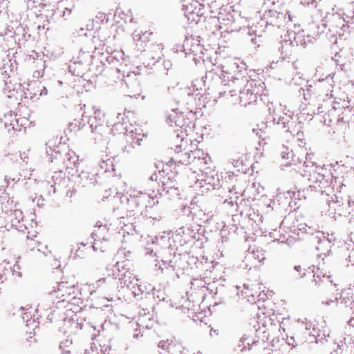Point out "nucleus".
I'll return each mask as SVG.
<instances>
[{
  "instance_id": "nucleus-59",
  "label": "nucleus",
  "mask_w": 354,
  "mask_h": 354,
  "mask_svg": "<svg viewBox=\"0 0 354 354\" xmlns=\"http://www.w3.org/2000/svg\"><path fill=\"white\" fill-rule=\"evenodd\" d=\"M81 245L83 246V248L86 247V244L81 243Z\"/></svg>"
},
{
  "instance_id": "nucleus-42",
  "label": "nucleus",
  "mask_w": 354,
  "mask_h": 354,
  "mask_svg": "<svg viewBox=\"0 0 354 354\" xmlns=\"http://www.w3.org/2000/svg\"><path fill=\"white\" fill-rule=\"evenodd\" d=\"M72 8H73V6L72 7H66L65 11H64V13H63V16H65L66 11H68V14H70L71 12Z\"/></svg>"
},
{
  "instance_id": "nucleus-44",
  "label": "nucleus",
  "mask_w": 354,
  "mask_h": 354,
  "mask_svg": "<svg viewBox=\"0 0 354 354\" xmlns=\"http://www.w3.org/2000/svg\"><path fill=\"white\" fill-rule=\"evenodd\" d=\"M122 124H120V122L116 123V124H114V125H113V129L119 130V127H120V126H122Z\"/></svg>"
},
{
  "instance_id": "nucleus-53",
  "label": "nucleus",
  "mask_w": 354,
  "mask_h": 354,
  "mask_svg": "<svg viewBox=\"0 0 354 354\" xmlns=\"http://www.w3.org/2000/svg\"><path fill=\"white\" fill-rule=\"evenodd\" d=\"M38 308H44V306L42 304H40L38 305Z\"/></svg>"
},
{
  "instance_id": "nucleus-58",
  "label": "nucleus",
  "mask_w": 354,
  "mask_h": 354,
  "mask_svg": "<svg viewBox=\"0 0 354 354\" xmlns=\"http://www.w3.org/2000/svg\"><path fill=\"white\" fill-rule=\"evenodd\" d=\"M211 74H212V72L209 71V73L207 75H211ZM206 77H207V76H206Z\"/></svg>"
},
{
  "instance_id": "nucleus-24",
  "label": "nucleus",
  "mask_w": 354,
  "mask_h": 354,
  "mask_svg": "<svg viewBox=\"0 0 354 354\" xmlns=\"http://www.w3.org/2000/svg\"><path fill=\"white\" fill-rule=\"evenodd\" d=\"M153 320L148 315L140 316L138 320V325L142 328H150L153 326Z\"/></svg>"
},
{
  "instance_id": "nucleus-37",
  "label": "nucleus",
  "mask_w": 354,
  "mask_h": 354,
  "mask_svg": "<svg viewBox=\"0 0 354 354\" xmlns=\"http://www.w3.org/2000/svg\"><path fill=\"white\" fill-rule=\"evenodd\" d=\"M288 321V318H283L281 322L280 323V330H282L283 331H285V325L286 323Z\"/></svg>"
},
{
  "instance_id": "nucleus-2",
  "label": "nucleus",
  "mask_w": 354,
  "mask_h": 354,
  "mask_svg": "<svg viewBox=\"0 0 354 354\" xmlns=\"http://www.w3.org/2000/svg\"><path fill=\"white\" fill-rule=\"evenodd\" d=\"M222 74L219 77L221 82V88L219 94L222 96L230 95L231 97L236 95V90L239 91V103L246 106L257 101V97L263 91V86L261 82L254 80H248L247 77L238 72H235L237 65L232 63L230 66H222Z\"/></svg>"
},
{
  "instance_id": "nucleus-29",
  "label": "nucleus",
  "mask_w": 354,
  "mask_h": 354,
  "mask_svg": "<svg viewBox=\"0 0 354 354\" xmlns=\"http://www.w3.org/2000/svg\"><path fill=\"white\" fill-rule=\"evenodd\" d=\"M188 351L184 348L180 344H176V348L172 354H188Z\"/></svg>"
},
{
  "instance_id": "nucleus-32",
  "label": "nucleus",
  "mask_w": 354,
  "mask_h": 354,
  "mask_svg": "<svg viewBox=\"0 0 354 354\" xmlns=\"http://www.w3.org/2000/svg\"><path fill=\"white\" fill-rule=\"evenodd\" d=\"M248 339V337L245 335H244L240 339L241 344L239 345V346L241 347V351L247 349V346L245 344V342H247Z\"/></svg>"
},
{
  "instance_id": "nucleus-60",
  "label": "nucleus",
  "mask_w": 354,
  "mask_h": 354,
  "mask_svg": "<svg viewBox=\"0 0 354 354\" xmlns=\"http://www.w3.org/2000/svg\"><path fill=\"white\" fill-rule=\"evenodd\" d=\"M98 59L100 60V63L102 64V59H100V57Z\"/></svg>"
},
{
  "instance_id": "nucleus-33",
  "label": "nucleus",
  "mask_w": 354,
  "mask_h": 354,
  "mask_svg": "<svg viewBox=\"0 0 354 354\" xmlns=\"http://www.w3.org/2000/svg\"><path fill=\"white\" fill-rule=\"evenodd\" d=\"M295 270L298 272V275L301 277L305 275V269L302 268L301 266H295Z\"/></svg>"
},
{
  "instance_id": "nucleus-41",
  "label": "nucleus",
  "mask_w": 354,
  "mask_h": 354,
  "mask_svg": "<svg viewBox=\"0 0 354 354\" xmlns=\"http://www.w3.org/2000/svg\"><path fill=\"white\" fill-rule=\"evenodd\" d=\"M150 180L152 181H156L158 180L157 174H153L150 176Z\"/></svg>"
},
{
  "instance_id": "nucleus-7",
  "label": "nucleus",
  "mask_w": 354,
  "mask_h": 354,
  "mask_svg": "<svg viewBox=\"0 0 354 354\" xmlns=\"http://www.w3.org/2000/svg\"><path fill=\"white\" fill-rule=\"evenodd\" d=\"M74 293V287L68 286V283L64 281L57 283L55 286H53L52 291L50 292L52 296L59 299L57 302V308H62L66 302L68 304L72 295Z\"/></svg>"
},
{
  "instance_id": "nucleus-50",
  "label": "nucleus",
  "mask_w": 354,
  "mask_h": 354,
  "mask_svg": "<svg viewBox=\"0 0 354 354\" xmlns=\"http://www.w3.org/2000/svg\"><path fill=\"white\" fill-rule=\"evenodd\" d=\"M15 215L21 214V212L18 210H16V211H15Z\"/></svg>"
},
{
  "instance_id": "nucleus-64",
  "label": "nucleus",
  "mask_w": 354,
  "mask_h": 354,
  "mask_svg": "<svg viewBox=\"0 0 354 354\" xmlns=\"http://www.w3.org/2000/svg\"><path fill=\"white\" fill-rule=\"evenodd\" d=\"M53 192H54V193H55V192H56V189H55V188H54Z\"/></svg>"
},
{
  "instance_id": "nucleus-46",
  "label": "nucleus",
  "mask_w": 354,
  "mask_h": 354,
  "mask_svg": "<svg viewBox=\"0 0 354 354\" xmlns=\"http://www.w3.org/2000/svg\"><path fill=\"white\" fill-rule=\"evenodd\" d=\"M105 282V279L104 278H102V279H100L98 280V281H97V283L98 286L104 283Z\"/></svg>"
},
{
  "instance_id": "nucleus-18",
  "label": "nucleus",
  "mask_w": 354,
  "mask_h": 354,
  "mask_svg": "<svg viewBox=\"0 0 354 354\" xmlns=\"http://www.w3.org/2000/svg\"><path fill=\"white\" fill-rule=\"evenodd\" d=\"M198 42L199 41L197 39L192 37L187 38L183 44L185 50L187 49L190 53L196 54L198 51V48H199Z\"/></svg>"
},
{
  "instance_id": "nucleus-55",
  "label": "nucleus",
  "mask_w": 354,
  "mask_h": 354,
  "mask_svg": "<svg viewBox=\"0 0 354 354\" xmlns=\"http://www.w3.org/2000/svg\"><path fill=\"white\" fill-rule=\"evenodd\" d=\"M35 97H36V93H34V96H30V98L33 99Z\"/></svg>"
},
{
  "instance_id": "nucleus-5",
  "label": "nucleus",
  "mask_w": 354,
  "mask_h": 354,
  "mask_svg": "<svg viewBox=\"0 0 354 354\" xmlns=\"http://www.w3.org/2000/svg\"><path fill=\"white\" fill-rule=\"evenodd\" d=\"M328 206V216L336 219L337 216H341L346 213L354 212V201L348 199L346 204L337 199L333 192L329 196H325Z\"/></svg>"
},
{
  "instance_id": "nucleus-13",
  "label": "nucleus",
  "mask_w": 354,
  "mask_h": 354,
  "mask_svg": "<svg viewBox=\"0 0 354 354\" xmlns=\"http://www.w3.org/2000/svg\"><path fill=\"white\" fill-rule=\"evenodd\" d=\"M97 227V230H95L92 232V237L94 239V243L93 245V250H97V241H101L102 240H105L106 234L108 232V228L106 225H102V223L96 226Z\"/></svg>"
},
{
  "instance_id": "nucleus-1",
  "label": "nucleus",
  "mask_w": 354,
  "mask_h": 354,
  "mask_svg": "<svg viewBox=\"0 0 354 354\" xmlns=\"http://www.w3.org/2000/svg\"><path fill=\"white\" fill-rule=\"evenodd\" d=\"M174 150L179 153L176 160L184 165H191L190 170H194L189 179L195 184H199L203 187V182L207 185L215 186V177L217 174L212 170L208 165L211 162L209 155L202 149H196L189 150L188 147V140L183 136L178 135L175 140Z\"/></svg>"
},
{
  "instance_id": "nucleus-9",
  "label": "nucleus",
  "mask_w": 354,
  "mask_h": 354,
  "mask_svg": "<svg viewBox=\"0 0 354 354\" xmlns=\"http://www.w3.org/2000/svg\"><path fill=\"white\" fill-rule=\"evenodd\" d=\"M315 239L317 240V245H316V249L318 252H319L317 255L319 257H322L324 259V257H326L329 252H330L331 248V241L324 236V234L318 232L317 235L315 236Z\"/></svg>"
},
{
  "instance_id": "nucleus-6",
  "label": "nucleus",
  "mask_w": 354,
  "mask_h": 354,
  "mask_svg": "<svg viewBox=\"0 0 354 354\" xmlns=\"http://www.w3.org/2000/svg\"><path fill=\"white\" fill-rule=\"evenodd\" d=\"M268 111L270 115L272 118V120L274 122H277L278 124H282L284 129H286V131L290 132L291 134H295L297 129H295L297 122L296 120H294L290 115L287 114H283L281 115L279 112L282 109L281 106H279L277 108L271 103L268 105Z\"/></svg>"
},
{
  "instance_id": "nucleus-25",
  "label": "nucleus",
  "mask_w": 354,
  "mask_h": 354,
  "mask_svg": "<svg viewBox=\"0 0 354 354\" xmlns=\"http://www.w3.org/2000/svg\"><path fill=\"white\" fill-rule=\"evenodd\" d=\"M292 41H285L281 46V54L284 57H288L292 52Z\"/></svg>"
},
{
  "instance_id": "nucleus-30",
  "label": "nucleus",
  "mask_w": 354,
  "mask_h": 354,
  "mask_svg": "<svg viewBox=\"0 0 354 354\" xmlns=\"http://www.w3.org/2000/svg\"><path fill=\"white\" fill-rule=\"evenodd\" d=\"M179 94L183 97H191L192 95H194V93H191L190 88H187L185 89H180L179 90Z\"/></svg>"
},
{
  "instance_id": "nucleus-56",
  "label": "nucleus",
  "mask_w": 354,
  "mask_h": 354,
  "mask_svg": "<svg viewBox=\"0 0 354 354\" xmlns=\"http://www.w3.org/2000/svg\"><path fill=\"white\" fill-rule=\"evenodd\" d=\"M308 158H310V155H308V154H306V159H307V160H308Z\"/></svg>"
},
{
  "instance_id": "nucleus-12",
  "label": "nucleus",
  "mask_w": 354,
  "mask_h": 354,
  "mask_svg": "<svg viewBox=\"0 0 354 354\" xmlns=\"http://www.w3.org/2000/svg\"><path fill=\"white\" fill-rule=\"evenodd\" d=\"M21 88L20 83L17 82L16 79H12L9 76L6 80H4V87L3 91L8 97L15 96V93Z\"/></svg>"
},
{
  "instance_id": "nucleus-8",
  "label": "nucleus",
  "mask_w": 354,
  "mask_h": 354,
  "mask_svg": "<svg viewBox=\"0 0 354 354\" xmlns=\"http://www.w3.org/2000/svg\"><path fill=\"white\" fill-rule=\"evenodd\" d=\"M197 3L194 0H186L182 5L185 16L192 22H197L200 17L199 10H196Z\"/></svg>"
},
{
  "instance_id": "nucleus-48",
  "label": "nucleus",
  "mask_w": 354,
  "mask_h": 354,
  "mask_svg": "<svg viewBox=\"0 0 354 354\" xmlns=\"http://www.w3.org/2000/svg\"><path fill=\"white\" fill-rule=\"evenodd\" d=\"M82 118H83L82 120H84V119L86 120L88 118V117L86 115H85V113H84L82 114Z\"/></svg>"
},
{
  "instance_id": "nucleus-19",
  "label": "nucleus",
  "mask_w": 354,
  "mask_h": 354,
  "mask_svg": "<svg viewBox=\"0 0 354 354\" xmlns=\"http://www.w3.org/2000/svg\"><path fill=\"white\" fill-rule=\"evenodd\" d=\"M93 119L95 120V129H96L98 127L102 126L103 121H104V114L102 111V110H100V109H99L96 106H93ZM93 126H94V123H92L90 124V127H92V131H93Z\"/></svg>"
},
{
  "instance_id": "nucleus-10",
  "label": "nucleus",
  "mask_w": 354,
  "mask_h": 354,
  "mask_svg": "<svg viewBox=\"0 0 354 354\" xmlns=\"http://www.w3.org/2000/svg\"><path fill=\"white\" fill-rule=\"evenodd\" d=\"M126 140L132 145H140V142L145 137V134L140 128L132 127L130 129H127Z\"/></svg>"
},
{
  "instance_id": "nucleus-47",
  "label": "nucleus",
  "mask_w": 354,
  "mask_h": 354,
  "mask_svg": "<svg viewBox=\"0 0 354 354\" xmlns=\"http://www.w3.org/2000/svg\"><path fill=\"white\" fill-rule=\"evenodd\" d=\"M10 180H11L10 178H8V176L5 177V180L7 182L8 185L10 184Z\"/></svg>"
},
{
  "instance_id": "nucleus-16",
  "label": "nucleus",
  "mask_w": 354,
  "mask_h": 354,
  "mask_svg": "<svg viewBox=\"0 0 354 354\" xmlns=\"http://www.w3.org/2000/svg\"><path fill=\"white\" fill-rule=\"evenodd\" d=\"M313 272L314 273V281L316 284H319L321 282H323L324 280L327 281L329 283H332L331 281H329L330 274L329 272L325 271L324 272V268L320 266L316 268V270H313Z\"/></svg>"
},
{
  "instance_id": "nucleus-4",
  "label": "nucleus",
  "mask_w": 354,
  "mask_h": 354,
  "mask_svg": "<svg viewBox=\"0 0 354 354\" xmlns=\"http://www.w3.org/2000/svg\"><path fill=\"white\" fill-rule=\"evenodd\" d=\"M130 196L131 198H129L125 195H118L114 198L115 200L119 199L123 205V207L129 212H134L135 207H145V215L152 218V216L149 214V209L158 203V194L154 191L151 194H149L133 189L130 194ZM142 214H143L142 212Z\"/></svg>"
},
{
  "instance_id": "nucleus-39",
  "label": "nucleus",
  "mask_w": 354,
  "mask_h": 354,
  "mask_svg": "<svg viewBox=\"0 0 354 354\" xmlns=\"http://www.w3.org/2000/svg\"><path fill=\"white\" fill-rule=\"evenodd\" d=\"M348 261L354 265V252H352L349 255Z\"/></svg>"
},
{
  "instance_id": "nucleus-14",
  "label": "nucleus",
  "mask_w": 354,
  "mask_h": 354,
  "mask_svg": "<svg viewBox=\"0 0 354 354\" xmlns=\"http://www.w3.org/2000/svg\"><path fill=\"white\" fill-rule=\"evenodd\" d=\"M119 279L121 281L122 286H126L129 289L134 288L138 286V279L129 271H125Z\"/></svg>"
},
{
  "instance_id": "nucleus-49",
  "label": "nucleus",
  "mask_w": 354,
  "mask_h": 354,
  "mask_svg": "<svg viewBox=\"0 0 354 354\" xmlns=\"http://www.w3.org/2000/svg\"><path fill=\"white\" fill-rule=\"evenodd\" d=\"M305 328H306V330H310V325L306 324Z\"/></svg>"
},
{
  "instance_id": "nucleus-22",
  "label": "nucleus",
  "mask_w": 354,
  "mask_h": 354,
  "mask_svg": "<svg viewBox=\"0 0 354 354\" xmlns=\"http://www.w3.org/2000/svg\"><path fill=\"white\" fill-rule=\"evenodd\" d=\"M178 344L179 343H175L174 339L171 338L160 341L158 344V346L164 350H168L169 352L172 353L176 348V344Z\"/></svg>"
},
{
  "instance_id": "nucleus-23",
  "label": "nucleus",
  "mask_w": 354,
  "mask_h": 354,
  "mask_svg": "<svg viewBox=\"0 0 354 354\" xmlns=\"http://www.w3.org/2000/svg\"><path fill=\"white\" fill-rule=\"evenodd\" d=\"M106 21V15L104 12H99L95 15V19H93V28H95L97 30H99L100 28V25Z\"/></svg>"
},
{
  "instance_id": "nucleus-3",
  "label": "nucleus",
  "mask_w": 354,
  "mask_h": 354,
  "mask_svg": "<svg viewBox=\"0 0 354 354\" xmlns=\"http://www.w3.org/2000/svg\"><path fill=\"white\" fill-rule=\"evenodd\" d=\"M300 174L308 182L309 187L320 192L322 196H329L333 193V175L325 167L306 161Z\"/></svg>"
},
{
  "instance_id": "nucleus-17",
  "label": "nucleus",
  "mask_w": 354,
  "mask_h": 354,
  "mask_svg": "<svg viewBox=\"0 0 354 354\" xmlns=\"http://www.w3.org/2000/svg\"><path fill=\"white\" fill-rule=\"evenodd\" d=\"M151 35V32H139L135 31L133 33V39L136 42V46L140 48V50H144V46L142 45L145 41L148 39L149 36Z\"/></svg>"
},
{
  "instance_id": "nucleus-11",
  "label": "nucleus",
  "mask_w": 354,
  "mask_h": 354,
  "mask_svg": "<svg viewBox=\"0 0 354 354\" xmlns=\"http://www.w3.org/2000/svg\"><path fill=\"white\" fill-rule=\"evenodd\" d=\"M167 122L170 126H176L182 128L185 125V119L181 111L178 109H172L168 113Z\"/></svg>"
},
{
  "instance_id": "nucleus-63",
  "label": "nucleus",
  "mask_w": 354,
  "mask_h": 354,
  "mask_svg": "<svg viewBox=\"0 0 354 354\" xmlns=\"http://www.w3.org/2000/svg\"><path fill=\"white\" fill-rule=\"evenodd\" d=\"M339 15H339V14H337V15L334 16V17L336 18V17H339Z\"/></svg>"
},
{
  "instance_id": "nucleus-45",
  "label": "nucleus",
  "mask_w": 354,
  "mask_h": 354,
  "mask_svg": "<svg viewBox=\"0 0 354 354\" xmlns=\"http://www.w3.org/2000/svg\"><path fill=\"white\" fill-rule=\"evenodd\" d=\"M83 253V251L80 250V248H78L76 251V256L80 257Z\"/></svg>"
},
{
  "instance_id": "nucleus-61",
  "label": "nucleus",
  "mask_w": 354,
  "mask_h": 354,
  "mask_svg": "<svg viewBox=\"0 0 354 354\" xmlns=\"http://www.w3.org/2000/svg\"><path fill=\"white\" fill-rule=\"evenodd\" d=\"M263 259H264V257H262V259H259V261L260 262V261H261V260H263Z\"/></svg>"
},
{
  "instance_id": "nucleus-51",
  "label": "nucleus",
  "mask_w": 354,
  "mask_h": 354,
  "mask_svg": "<svg viewBox=\"0 0 354 354\" xmlns=\"http://www.w3.org/2000/svg\"><path fill=\"white\" fill-rule=\"evenodd\" d=\"M286 15H288V18H289V19H290V20H291V16H290V12H287Z\"/></svg>"
},
{
  "instance_id": "nucleus-28",
  "label": "nucleus",
  "mask_w": 354,
  "mask_h": 354,
  "mask_svg": "<svg viewBox=\"0 0 354 354\" xmlns=\"http://www.w3.org/2000/svg\"><path fill=\"white\" fill-rule=\"evenodd\" d=\"M101 167L104 169L105 171H114L115 169L113 167V165L112 163V160L108 158L106 161L102 162V165H101Z\"/></svg>"
},
{
  "instance_id": "nucleus-20",
  "label": "nucleus",
  "mask_w": 354,
  "mask_h": 354,
  "mask_svg": "<svg viewBox=\"0 0 354 354\" xmlns=\"http://www.w3.org/2000/svg\"><path fill=\"white\" fill-rule=\"evenodd\" d=\"M21 310L22 319L26 322L27 326H31L33 329L38 327V323L35 319H32V311L26 310L24 308H21Z\"/></svg>"
},
{
  "instance_id": "nucleus-15",
  "label": "nucleus",
  "mask_w": 354,
  "mask_h": 354,
  "mask_svg": "<svg viewBox=\"0 0 354 354\" xmlns=\"http://www.w3.org/2000/svg\"><path fill=\"white\" fill-rule=\"evenodd\" d=\"M340 302L344 304L346 306H351L354 304V286L344 289L339 298Z\"/></svg>"
},
{
  "instance_id": "nucleus-40",
  "label": "nucleus",
  "mask_w": 354,
  "mask_h": 354,
  "mask_svg": "<svg viewBox=\"0 0 354 354\" xmlns=\"http://www.w3.org/2000/svg\"><path fill=\"white\" fill-rule=\"evenodd\" d=\"M39 91H40L39 95H47V89L46 87L42 86V88H40Z\"/></svg>"
},
{
  "instance_id": "nucleus-62",
  "label": "nucleus",
  "mask_w": 354,
  "mask_h": 354,
  "mask_svg": "<svg viewBox=\"0 0 354 354\" xmlns=\"http://www.w3.org/2000/svg\"><path fill=\"white\" fill-rule=\"evenodd\" d=\"M100 67L101 68H104V65L102 64V65H101Z\"/></svg>"
},
{
  "instance_id": "nucleus-27",
  "label": "nucleus",
  "mask_w": 354,
  "mask_h": 354,
  "mask_svg": "<svg viewBox=\"0 0 354 354\" xmlns=\"http://www.w3.org/2000/svg\"><path fill=\"white\" fill-rule=\"evenodd\" d=\"M303 34L299 33L297 35V36L295 37V42L297 43V45H301L304 47L306 45L308 42L310 41V36H307V39H302Z\"/></svg>"
},
{
  "instance_id": "nucleus-38",
  "label": "nucleus",
  "mask_w": 354,
  "mask_h": 354,
  "mask_svg": "<svg viewBox=\"0 0 354 354\" xmlns=\"http://www.w3.org/2000/svg\"><path fill=\"white\" fill-rule=\"evenodd\" d=\"M140 88H138V91L136 92V93H129L128 95L131 97H137V96H138L140 95Z\"/></svg>"
},
{
  "instance_id": "nucleus-36",
  "label": "nucleus",
  "mask_w": 354,
  "mask_h": 354,
  "mask_svg": "<svg viewBox=\"0 0 354 354\" xmlns=\"http://www.w3.org/2000/svg\"><path fill=\"white\" fill-rule=\"evenodd\" d=\"M86 30H87V29L85 30L84 28H80V29L77 31V34L80 36L86 37V35H87Z\"/></svg>"
},
{
  "instance_id": "nucleus-57",
  "label": "nucleus",
  "mask_w": 354,
  "mask_h": 354,
  "mask_svg": "<svg viewBox=\"0 0 354 354\" xmlns=\"http://www.w3.org/2000/svg\"><path fill=\"white\" fill-rule=\"evenodd\" d=\"M325 95H326V97L327 98H329V97H328V96H329L328 93H326V94H325Z\"/></svg>"
},
{
  "instance_id": "nucleus-21",
  "label": "nucleus",
  "mask_w": 354,
  "mask_h": 354,
  "mask_svg": "<svg viewBox=\"0 0 354 354\" xmlns=\"http://www.w3.org/2000/svg\"><path fill=\"white\" fill-rule=\"evenodd\" d=\"M342 15H344L342 20H341L340 24H343V22L346 21L350 23H354V6L350 5L348 8H347L344 12H343Z\"/></svg>"
},
{
  "instance_id": "nucleus-35",
  "label": "nucleus",
  "mask_w": 354,
  "mask_h": 354,
  "mask_svg": "<svg viewBox=\"0 0 354 354\" xmlns=\"http://www.w3.org/2000/svg\"><path fill=\"white\" fill-rule=\"evenodd\" d=\"M98 56L103 57L104 54L100 50L95 48V50L93 51V55H91V57L93 59H94L96 57H97Z\"/></svg>"
},
{
  "instance_id": "nucleus-26",
  "label": "nucleus",
  "mask_w": 354,
  "mask_h": 354,
  "mask_svg": "<svg viewBox=\"0 0 354 354\" xmlns=\"http://www.w3.org/2000/svg\"><path fill=\"white\" fill-rule=\"evenodd\" d=\"M82 64L80 63L75 62L69 66L71 71L73 70V74L77 76L84 77V73L81 71Z\"/></svg>"
},
{
  "instance_id": "nucleus-31",
  "label": "nucleus",
  "mask_w": 354,
  "mask_h": 354,
  "mask_svg": "<svg viewBox=\"0 0 354 354\" xmlns=\"http://www.w3.org/2000/svg\"><path fill=\"white\" fill-rule=\"evenodd\" d=\"M152 47L155 48V50L157 53L156 58L159 59L160 57L161 51L163 49V46L161 44H157L156 46L151 44L150 48Z\"/></svg>"
},
{
  "instance_id": "nucleus-54",
  "label": "nucleus",
  "mask_w": 354,
  "mask_h": 354,
  "mask_svg": "<svg viewBox=\"0 0 354 354\" xmlns=\"http://www.w3.org/2000/svg\"><path fill=\"white\" fill-rule=\"evenodd\" d=\"M244 287H245L246 289H248V288H249V286H248V285H246V284H244Z\"/></svg>"
},
{
  "instance_id": "nucleus-34",
  "label": "nucleus",
  "mask_w": 354,
  "mask_h": 354,
  "mask_svg": "<svg viewBox=\"0 0 354 354\" xmlns=\"http://www.w3.org/2000/svg\"><path fill=\"white\" fill-rule=\"evenodd\" d=\"M165 250H162L161 252H159V256L158 257H161L162 258V261L165 263V264H169L170 263V259L169 258H166V257H163V253H164Z\"/></svg>"
},
{
  "instance_id": "nucleus-43",
  "label": "nucleus",
  "mask_w": 354,
  "mask_h": 354,
  "mask_svg": "<svg viewBox=\"0 0 354 354\" xmlns=\"http://www.w3.org/2000/svg\"><path fill=\"white\" fill-rule=\"evenodd\" d=\"M348 324L349 326L354 327V318H351L348 321Z\"/></svg>"
},
{
  "instance_id": "nucleus-52",
  "label": "nucleus",
  "mask_w": 354,
  "mask_h": 354,
  "mask_svg": "<svg viewBox=\"0 0 354 354\" xmlns=\"http://www.w3.org/2000/svg\"><path fill=\"white\" fill-rule=\"evenodd\" d=\"M28 157L24 156H21V159H23L24 161H25V160Z\"/></svg>"
}]
</instances>
